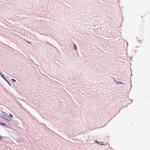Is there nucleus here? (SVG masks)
<instances>
[{
  "label": "nucleus",
  "instance_id": "obj_12",
  "mask_svg": "<svg viewBox=\"0 0 150 150\" xmlns=\"http://www.w3.org/2000/svg\"><path fill=\"white\" fill-rule=\"evenodd\" d=\"M26 42H27L29 43V44H31V42H29L28 41H26Z\"/></svg>",
  "mask_w": 150,
  "mask_h": 150
},
{
  "label": "nucleus",
  "instance_id": "obj_11",
  "mask_svg": "<svg viewBox=\"0 0 150 150\" xmlns=\"http://www.w3.org/2000/svg\"><path fill=\"white\" fill-rule=\"evenodd\" d=\"M9 121H11L12 120L11 119V118H10L9 120H8Z\"/></svg>",
  "mask_w": 150,
  "mask_h": 150
},
{
  "label": "nucleus",
  "instance_id": "obj_7",
  "mask_svg": "<svg viewBox=\"0 0 150 150\" xmlns=\"http://www.w3.org/2000/svg\"><path fill=\"white\" fill-rule=\"evenodd\" d=\"M9 116L11 117H13V116L11 114H9Z\"/></svg>",
  "mask_w": 150,
  "mask_h": 150
},
{
  "label": "nucleus",
  "instance_id": "obj_1",
  "mask_svg": "<svg viewBox=\"0 0 150 150\" xmlns=\"http://www.w3.org/2000/svg\"><path fill=\"white\" fill-rule=\"evenodd\" d=\"M0 125L2 126H6V127H7L6 125H7L6 124L2 122H0Z\"/></svg>",
  "mask_w": 150,
  "mask_h": 150
},
{
  "label": "nucleus",
  "instance_id": "obj_3",
  "mask_svg": "<svg viewBox=\"0 0 150 150\" xmlns=\"http://www.w3.org/2000/svg\"><path fill=\"white\" fill-rule=\"evenodd\" d=\"M0 75H1V76L2 77V78H3L4 76L0 72Z\"/></svg>",
  "mask_w": 150,
  "mask_h": 150
},
{
  "label": "nucleus",
  "instance_id": "obj_13",
  "mask_svg": "<svg viewBox=\"0 0 150 150\" xmlns=\"http://www.w3.org/2000/svg\"><path fill=\"white\" fill-rule=\"evenodd\" d=\"M95 142L96 143H98V142H97V141H96Z\"/></svg>",
  "mask_w": 150,
  "mask_h": 150
},
{
  "label": "nucleus",
  "instance_id": "obj_10",
  "mask_svg": "<svg viewBox=\"0 0 150 150\" xmlns=\"http://www.w3.org/2000/svg\"><path fill=\"white\" fill-rule=\"evenodd\" d=\"M8 83V84L10 85H11V84H10V83H9V81L8 80V81H6Z\"/></svg>",
  "mask_w": 150,
  "mask_h": 150
},
{
  "label": "nucleus",
  "instance_id": "obj_5",
  "mask_svg": "<svg viewBox=\"0 0 150 150\" xmlns=\"http://www.w3.org/2000/svg\"><path fill=\"white\" fill-rule=\"evenodd\" d=\"M6 81H8V80L4 76L3 78Z\"/></svg>",
  "mask_w": 150,
  "mask_h": 150
},
{
  "label": "nucleus",
  "instance_id": "obj_4",
  "mask_svg": "<svg viewBox=\"0 0 150 150\" xmlns=\"http://www.w3.org/2000/svg\"><path fill=\"white\" fill-rule=\"evenodd\" d=\"M6 81H8V80L4 76L3 78Z\"/></svg>",
  "mask_w": 150,
  "mask_h": 150
},
{
  "label": "nucleus",
  "instance_id": "obj_9",
  "mask_svg": "<svg viewBox=\"0 0 150 150\" xmlns=\"http://www.w3.org/2000/svg\"><path fill=\"white\" fill-rule=\"evenodd\" d=\"M12 80L13 82H15L16 81L15 79H12Z\"/></svg>",
  "mask_w": 150,
  "mask_h": 150
},
{
  "label": "nucleus",
  "instance_id": "obj_14",
  "mask_svg": "<svg viewBox=\"0 0 150 150\" xmlns=\"http://www.w3.org/2000/svg\"><path fill=\"white\" fill-rule=\"evenodd\" d=\"M120 83H122V82H120Z\"/></svg>",
  "mask_w": 150,
  "mask_h": 150
},
{
  "label": "nucleus",
  "instance_id": "obj_2",
  "mask_svg": "<svg viewBox=\"0 0 150 150\" xmlns=\"http://www.w3.org/2000/svg\"><path fill=\"white\" fill-rule=\"evenodd\" d=\"M1 117L2 118H3L4 119H7V117L5 115H1Z\"/></svg>",
  "mask_w": 150,
  "mask_h": 150
},
{
  "label": "nucleus",
  "instance_id": "obj_8",
  "mask_svg": "<svg viewBox=\"0 0 150 150\" xmlns=\"http://www.w3.org/2000/svg\"><path fill=\"white\" fill-rule=\"evenodd\" d=\"M74 48L75 50H76L77 49L76 47V46L75 45V44H74Z\"/></svg>",
  "mask_w": 150,
  "mask_h": 150
},
{
  "label": "nucleus",
  "instance_id": "obj_6",
  "mask_svg": "<svg viewBox=\"0 0 150 150\" xmlns=\"http://www.w3.org/2000/svg\"><path fill=\"white\" fill-rule=\"evenodd\" d=\"M3 139V137L0 136V140H2Z\"/></svg>",
  "mask_w": 150,
  "mask_h": 150
}]
</instances>
